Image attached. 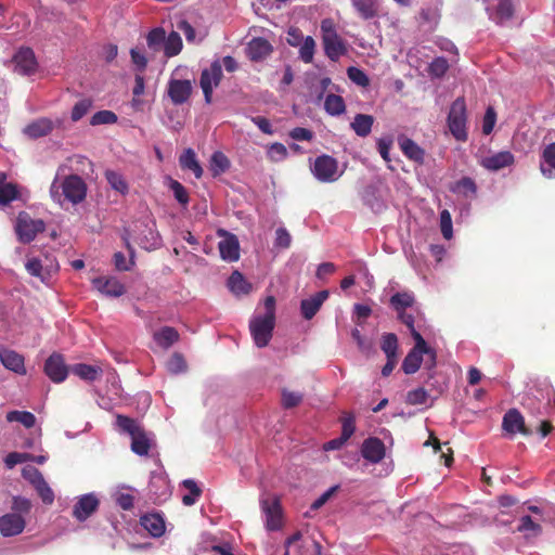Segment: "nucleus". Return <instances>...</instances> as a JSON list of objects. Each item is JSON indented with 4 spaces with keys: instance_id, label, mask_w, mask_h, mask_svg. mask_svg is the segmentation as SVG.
I'll list each match as a JSON object with an SVG mask.
<instances>
[{
    "instance_id": "44",
    "label": "nucleus",
    "mask_w": 555,
    "mask_h": 555,
    "mask_svg": "<svg viewBox=\"0 0 555 555\" xmlns=\"http://www.w3.org/2000/svg\"><path fill=\"white\" fill-rule=\"evenodd\" d=\"M126 246L129 250L130 258L127 260L125 255L120 251L115 253L114 255V264L115 268L119 271H129L134 266V250L130 246L128 240H126Z\"/></svg>"
},
{
    "instance_id": "2",
    "label": "nucleus",
    "mask_w": 555,
    "mask_h": 555,
    "mask_svg": "<svg viewBox=\"0 0 555 555\" xmlns=\"http://www.w3.org/2000/svg\"><path fill=\"white\" fill-rule=\"evenodd\" d=\"M275 324V299L268 296L263 302V312H256L249 322V330L258 348L266 347L271 337Z\"/></svg>"
},
{
    "instance_id": "46",
    "label": "nucleus",
    "mask_w": 555,
    "mask_h": 555,
    "mask_svg": "<svg viewBox=\"0 0 555 555\" xmlns=\"http://www.w3.org/2000/svg\"><path fill=\"white\" fill-rule=\"evenodd\" d=\"M93 102L89 98H82L72 108L70 119L74 122L79 121L82 117H85L91 109Z\"/></svg>"
},
{
    "instance_id": "15",
    "label": "nucleus",
    "mask_w": 555,
    "mask_h": 555,
    "mask_svg": "<svg viewBox=\"0 0 555 555\" xmlns=\"http://www.w3.org/2000/svg\"><path fill=\"white\" fill-rule=\"evenodd\" d=\"M26 527V520L18 513H7L0 516V533L4 538L21 534Z\"/></svg>"
},
{
    "instance_id": "63",
    "label": "nucleus",
    "mask_w": 555,
    "mask_h": 555,
    "mask_svg": "<svg viewBox=\"0 0 555 555\" xmlns=\"http://www.w3.org/2000/svg\"><path fill=\"white\" fill-rule=\"evenodd\" d=\"M392 146V139L390 137L380 138L377 140V150L382 158L386 162H390V150Z\"/></svg>"
},
{
    "instance_id": "36",
    "label": "nucleus",
    "mask_w": 555,
    "mask_h": 555,
    "mask_svg": "<svg viewBox=\"0 0 555 555\" xmlns=\"http://www.w3.org/2000/svg\"><path fill=\"white\" fill-rule=\"evenodd\" d=\"M230 168L229 158L220 151L214 152L210 157L209 169L214 177L220 176Z\"/></svg>"
},
{
    "instance_id": "58",
    "label": "nucleus",
    "mask_w": 555,
    "mask_h": 555,
    "mask_svg": "<svg viewBox=\"0 0 555 555\" xmlns=\"http://www.w3.org/2000/svg\"><path fill=\"white\" fill-rule=\"evenodd\" d=\"M287 154L285 145L279 142L272 143L267 150V155L272 162H281L287 157Z\"/></svg>"
},
{
    "instance_id": "41",
    "label": "nucleus",
    "mask_w": 555,
    "mask_h": 555,
    "mask_svg": "<svg viewBox=\"0 0 555 555\" xmlns=\"http://www.w3.org/2000/svg\"><path fill=\"white\" fill-rule=\"evenodd\" d=\"M315 47H317L315 40L311 36L305 37V39L298 46L299 59L306 64L312 63L314 52H315Z\"/></svg>"
},
{
    "instance_id": "9",
    "label": "nucleus",
    "mask_w": 555,
    "mask_h": 555,
    "mask_svg": "<svg viewBox=\"0 0 555 555\" xmlns=\"http://www.w3.org/2000/svg\"><path fill=\"white\" fill-rule=\"evenodd\" d=\"M27 272L38 278L42 283L48 284L51 278L57 273L59 263L54 258L44 256L42 258L33 257L25 263Z\"/></svg>"
},
{
    "instance_id": "56",
    "label": "nucleus",
    "mask_w": 555,
    "mask_h": 555,
    "mask_svg": "<svg viewBox=\"0 0 555 555\" xmlns=\"http://www.w3.org/2000/svg\"><path fill=\"white\" fill-rule=\"evenodd\" d=\"M34 488L44 504L51 505L54 502V492L46 479L37 483Z\"/></svg>"
},
{
    "instance_id": "59",
    "label": "nucleus",
    "mask_w": 555,
    "mask_h": 555,
    "mask_svg": "<svg viewBox=\"0 0 555 555\" xmlns=\"http://www.w3.org/2000/svg\"><path fill=\"white\" fill-rule=\"evenodd\" d=\"M427 399L428 393L422 387L413 389L409 391L406 395V402L412 405L425 404L427 402Z\"/></svg>"
},
{
    "instance_id": "29",
    "label": "nucleus",
    "mask_w": 555,
    "mask_h": 555,
    "mask_svg": "<svg viewBox=\"0 0 555 555\" xmlns=\"http://www.w3.org/2000/svg\"><path fill=\"white\" fill-rule=\"evenodd\" d=\"M540 169L544 177L555 179V142L544 147Z\"/></svg>"
},
{
    "instance_id": "37",
    "label": "nucleus",
    "mask_w": 555,
    "mask_h": 555,
    "mask_svg": "<svg viewBox=\"0 0 555 555\" xmlns=\"http://www.w3.org/2000/svg\"><path fill=\"white\" fill-rule=\"evenodd\" d=\"M182 47L183 43L179 33L171 31L166 37L164 53L167 57L176 56L181 52Z\"/></svg>"
},
{
    "instance_id": "25",
    "label": "nucleus",
    "mask_w": 555,
    "mask_h": 555,
    "mask_svg": "<svg viewBox=\"0 0 555 555\" xmlns=\"http://www.w3.org/2000/svg\"><path fill=\"white\" fill-rule=\"evenodd\" d=\"M513 163L514 155L508 151H501L481 159V166L491 171H498L511 166Z\"/></svg>"
},
{
    "instance_id": "13",
    "label": "nucleus",
    "mask_w": 555,
    "mask_h": 555,
    "mask_svg": "<svg viewBox=\"0 0 555 555\" xmlns=\"http://www.w3.org/2000/svg\"><path fill=\"white\" fill-rule=\"evenodd\" d=\"M149 493L156 503L165 502L171 495V486L163 473H153L149 483Z\"/></svg>"
},
{
    "instance_id": "33",
    "label": "nucleus",
    "mask_w": 555,
    "mask_h": 555,
    "mask_svg": "<svg viewBox=\"0 0 555 555\" xmlns=\"http://www.w3.org/2000/svg\"><path fill=\"white\" fill-rule=\"evenodd\" d=\"M154 340L155 343L164 348L168 349L170 348L176 341L179 339V333L177 330L170 326H165L160 328L159 331L154 333Z\"/></svg>"
},
{
    "instance_id": "3",
    "label": "nucleus",
    "mask_w": 555,
    "mask_h": 555,
    "mask_svg": "<svg viewBox=\"0 0 555 555\" xmlns=\"http://www.w3.org/2000/svg\"><path fill=\"white\" fill-rule=\"evenodd\" d=\"M116 425L120 431L131 437V451L133 453L140 456L149 454L153 446V437L147 434L137 421L124 415H117Z\"/></svg>"
},
{
    "instance_id": "5",
    "label": "nucleus",
    "mask_w": 555,
    "mask_h": 555,
    "mask_svg": "<svg viewBox=\"0 0 555 555\" xmlns=\"http://www.w3.org/2000/svg\"><path fill=\"white\" fill-rule=\"evenodd\" d=\"M414 347L405 356L402 362V370L405 374H414L421 367L423 356H427L426 363L429 367L436 365V351L428 347L425 339L418 332L413 333Z\"/></svg>"
},
{
    "instance_id": "11",
    "label": "nucleus",
    "mask_w": 555,
    "mask_h": 555,
    "mask_svg": "<svg viewBox=\"0 0 555 555\" xmlns=\"http://www.w3.org/2000/svg\"><path fill=\"white\" fill-rule=\"evenodd\" d=\"M261 509L266 518V528L275 531L282 527V509L276 496H262L260 500Z\"/></svg>"
},
{
    "instance_id": "19",
    "label": "nucleus",
    "mask_w": 555,
    "mask_h": 555,
    "mask_svg": "<svg viewBox=\"0 0 555 555\" xmlns=\"http://www.w3.org/2000/svg\"><path fill=\"white\" fill-rule=\"evenodd\" d=\"M61 125V120H53L48 117L38 118L31 122H29L23 130V132L31 139H38L44 135H48L52 132L55 126Z\"/></svg>"
},
{
    "instance_id": "34",
    "label": "nucleus",
    "mask_w": 555,
    "mask_h": 555,
    "mask_svg": "<svg viewBox=\"0 0 555 555\" xmlns=\"http://www.w3.org/2000/svg\"><path fill=\"white\" fill-rule=\"evenodd\" d=\"M373 122V116L366 114H357L353 118V121L351 122V128L359 137L364 138L371 133Z\"/></svg>"
},
{
    "instance_id": "14",
    "label": "nucleus",
    "mask_w": 555,
    "mask_h": 555,
    "mask_svg": "<svg viewBox=\"0 0 555 555\" xmlns=\"http://www.w3.org/2000/svg\"><path fill=\"white\" fill-rule=\"evenodd\" d=\"M44 373L54 383H62L68 375V367L60 353H52L44 363Z\"/></svg>"
},
{
    "instance_id": "7",
    "label": "nucleus",
    "mask_w": 555,
    "mask_h": 555,
    "mask_svg": "<svg viewBox=\"0 0 555 555\" xmlns=\"http://www.w3.org/2000/svg\"><path fill=\"white\" fill-rule=\"evenodd\" d=\"M466 121L467 116L465 101L463 98H457L452 103L448 115L449 130L457 141L467 140Z\"/></svg>"
},
{
    "instance_id": "27",
    "label": "nucleus",
    "mask_w": 555,
    "mask_h": 555,
    "mask_svg": "<svg viewBox=\"0 0 555 555\" xmlns=\"http://www.w3.org/2000/svg\"><path fill=\"white\" fill-rule=\"evenodd\" d=\"M142 527L154 538H159L165 532L164 518L156 513L143 515L140 519Z\"/></svg>"
},
{
    "instance_id": "23",
    "label": "nucleus",
    "mask_w": 555,
    "mask_h": 555,
    "mask_svg": "<svg viewBox=\"0 0 555 555\" xmlns=\"http://www.w3.org/2000/svg\"><path fill=\"white\" fill-rule=\"evenodd\" d=\"M361 454L370 463H379L385 457V444L378 438H367L362 443Z\"/></svg>"
},
{
    "instance_id": "51",
    "label": "nucleus",
    "mask_w": 555,
    "mask_h": 555,
    "mask_svg": "<svg viewBox=\"0 0 555 555\" xmlns=\"http://www.w3.org/2000/svg\"><path fill=\"white\" fill-rule=\"evenodd\" d=\"M117 115L107 109L99 111L92 115L90 119V125L99 126V125H113L117 121Z\"/></svg>"
},
{
    "instance_id": "18",
    "label": "nucleus",
    "mask_w": 555,
    "mask_h": 555,
    "mask_svg": "<svg viewBox=\"0 0 555 555\" xmlns=\"http://www.w3.org/2000/svg\"><path fill=\"white\" fill-rule=\"evenodd\" d=\"M94 288L108 297H120L125 294L124 284L115 276H100L92 280Z\"/></svg>"
},
{
    "instance_id": "61",
    "label": "nucleus",
    "mask_w": 555,
    "mask_h": 555,
    "mask_svg": "<svg viewBox=\"0 0 555 555\" xmlns=\"http://www.w3.org/2000/svg\"><path fill=\"white\" fill-rule=\"evenodd\" d=\"M22 475L33 487L44 479L40 470L34 466L24 467Z\"/></svg>"
},
{
    "instance_id": "35",
    "label": "nucleus",
    "mask_w": 555,
    "mask_h": 555,
    "mask_svg": "<svg viewBox=\"0 0 555 555\" xmlns=\"http://www.w3.org/2000/svg\"><path fill=\"white\" fill-rule=\"evenodd\" d=\"M358 14L364 20H371L377 15V5L374 0H350Z\"/></svg>"
},
{
    "instance_id": "1",
    "label": "nucleus",
    "mask_w": 555,
    "mask_h": 555,
    "mask_svg": "<svg viewBox=\"0 0 555 555\" xmlns=\"http://www.w3.org/2000/svg\"><path fill=\"white\" fill-rule=\"evenodd\" d=\"M64 166L57 168L50 186V196L61 207L65 204L78 205L87 197V183L78 175H64Z\"/></svg>"
},
{
    "instance_id": "52",
    "label": "nucleus",
    "mask_w": 555,
    "mask_h": 555,
    "mask_svg": "<svg viewBox=\"0 0 555 555\" xmlns=\"http://www.w3.org/2000/svg\"><path fill=\"white\" fill-rule=\"evenodd\" d=\"M382 349L387 358H397L398 339L395 334H386L383 336Z\"/></svg>"
},
{
    "instance_id": "43",
    "label": "nucleus",
    "mask_w": 555,
    "mask_h": 555,
    "mask_svg": "<svg viewBox=\"0 0 555 555\" xmlns=\"http://www.w3.org/2000/svg\"><path fill=\"white\" fill-rule=\"evenodd\" d=\"M517 530L522 532L526 538H533L540 534L541 526L534 522L530 516L526 515L519 519Z\"/></svg>"
},
{
    "instance_id": "62",
    "label": "nucleus",
    "mask_w": 555,
    "mask_h": 555,
    "mask_svg": "<svg viewBox=\"0 0 555 555\" xmlns=\"http://www.w3.org/2000/svg\"><path fill=\"white\" fill-rule=\"evenodd\" d=\"M448 62L444 57H436L429 65V73L435 77H441L448 70Z\"/></svg>"
},
{
    "instance_id": "42",
    "label": "nucleus",
    "mask_w": 555,
    "mask_h": 555,
    "mask_svg": "<svg viewBox=\"0 0 555 555\" xmlns=\"http://www.w3.org/2000/svg\"><path fill=\"white\" fill-rule=\"evenodd\" d=\"M166 37L167 35L164 28H153L146 36L149 48L155 52L160 50V48L164 49Z\"/></svg>"
},
{
    "instance_id": "38",
    "label": "nucleus",
    "mask_w": 555,
    "mask_h": 555,
    "mask_svg": "<svg viewBox=\"0 0 555 555\" xmlns=\"http://www.w3.org/2000/svg\"><path fill=\"white\" fill-rule=\"evenodd\" d=\"M105 178L113 190L122 195L128 193L129 185L121 173L115 170H106Z\"/></svg>"
},
{
    "instance_id": "28",
    "label": "nucleus",
    "mask_w": 555,
    "mask_h": 555,
    "mask_svg": "<svg viewBox=\"0 0 555 555\" xmlns=\"http://www.w3.org/2000/svg\"><path fill=\"white\" fill-rule=\"evenodd\" d=\"M271 51L272 47L264 38H254L247 46V54L253 61L264 59Z\"/></svg>"
},
{
    "instance_id": "60",
    "label": "nucleus",
    "mask_w": 555,
    "mask_h": 555,
    "mask_svg": "<svg viewBox=\"0 0 555 555\" xmlns=\"http://www.w3.org/2000/svg\"><path fill=\"white\" fill-rule=\"evenodd\" d=\"M302 400V393L297 391H289L284 389L282 391V404L284 408L289 409L298 405Z\"/></svg>"
},
{
    "instance_id": "10",
    "label": "nucleus",
    "mask_w": 555,
    "mask_h": 555,
    "mask_svg": "<svg viewBox=\"0 0 555 555\" xmlns=\"http://www.w3.org/2000/svg\"><path fill=\"white\" fill-rule=\"evenodd\" d=\"M222 78L221 62L214 61L208 68H205L201 74L199 85L203 90L205 102H211L212 91L217 88Z\"/></svg>"
},
{
    "instance_id": "39",
    "label": "nucleus",
    "mask_w": 555,
    "mask_h": 555,
    "mask_svg": "<svg viewBox=\"0 0 555 555\" xmlns=\"http://www.w3.org/2000/svg\"><path fill=\"white\" fill-rule=\"evenodd\" d=\"M324 109L332 116H339L346 111L345 101L336 94H328L324 100Z\"/></svg>"
},
{
    "instance_id": "4",
    "label": "nucleus",
    "mask_w": 555,
    "mask_h": 555,
    "mask_svg": "<svg viewBox=\"0 0 555 555\" xmlns=\"http://www.w3.org/2000/svg\"><path fill=\"white\" fill-rule=\"evenodd\" d=\"M321 39L325 55L333 62H337L348 52L346 41L338 35L333 20L325 18L321 22Z\"/></svg>"
},
{
    "instance_id": "6",
    "label": "nucleus",
    "mask_w": 555,
    "mask_h": 555,
    "mask_svg": "<svg viewBox=\"0 0 555 555\" xmlns=\"http://www.w3.org/2000/svg\"><path fill=\"white\" fill-rule=\"evenodd\" d=\"M14 229L18 241L28 244L44 231L46 223L42 219L33 218L28 212L22 211L16 218Z\"/></svg>"
},
{
    "instance_id": "21",
    "label": "nucleus",
    "mask_w": 555,
    "mask_h": 555,
    "mask_svg": "<svg viewBox=\"0 0 555 555\" xmlns=\"http://www.w3.org/2000/svg\"><path fill=\"white\" fill-rule=\"evenodd\" d=\"M0 361L7 370L18 375H25L27 373L24 357L15 350L0 346Z\"/></svg>"
},
{
    "instance_id": "22",
    "label": "nucleus",
    "mask_w": 555,
    "mask_h": 555,
    "mask_svg": "<svg viewBox=\"0 0 555 555\" xmlns=\"http://www.w3.org/2000/svg\"><path fill=\"white\" fill-rule=\"evenodd\" d=\"M398 145L403 155L417 164H423L425 160V151L415 141L404 134L397 138Z\"/></svg>"
},
{
    "instance_id": "40",
    "label": "nucleus",
    "mask_w": 555,
    "mask_h": 555,
    "mask_svg": "<svg viewBox=\"0 0 555 555\" xmlns=\"http://www.w3.org/2000/svg\"><path fill=\"white\" fill-rule=\"evenodd\" d=\"M5 173H0V205H7L17 198L18 192L14 184L4 183Z\"/></svg>"
},
{
    "instance_id": "24",
    "label": "nucleus",
    "mask_w": 555,
    "mask_h": 555,
    "mask_svg": "<svg viewBox=\"0 0 555 555\" xmlns=\"http://www.w3.org/2000/svg\"><path fill=\"white\" fill-rule=\"evenodd\" d=\"M328 291H321L313 296L301 300L300 311L306 320H311L320 310L323 302L328 298Z\"/></svg>"
},
{
    "instance_id": "20",
    "label": "nucleus",
    "mask_w": 555,
    "mask_h": 555,
    "mask_svg": "<svg viewBox=\"0 0 555 555\" xmlns=\"http://www.w3.org/2000/svg\"><path fill=\"white\" fill-rule=\"evenodd\" d=\"M192 92V83L190 80L170 79L168 82V96L176 105L185 103Z\"/></svg>"
},
{
    "instance_id": "31",
    "label": "nucleus",
    "mask_w": 555,
    "mask_h": 555,
    "mask_svg": "<svg viewBox=\"0 0 555 555\" xmlns=\"http://www.w3.org/2000/svg\"><path fill=\"white\" fill-rule=\"evenodd\" d=\"M72 372L83 380L93 382L101 377L103 370L99 365L78 363L72 367Z\"/></svg>"
},
{
    "instance_id": "16",
    "label": "nucleus",
    "mask_w": 555,
    "mask_h": 555,
    "mask_svg": "<svg viewBox=\"0 0 555 555\" xmlns=\"http://www.w3.org/2000/svg\"><path fill=\"white\" fill-rule=\"evenodd\" d=\"M99 507V499L94 493H87L77 498L73 507V516L78 521L87 520Z\"/></svg>"
},
{
    "instance_id": "53",
    "label": "nucleus",
    "mask_w": 555,
    "mask_h": 555,
    "mask_svg": "<svg viewBox=\"0 0 555 555\" xmlns=\"http://www.w3.org/2000/svg\"><path fill=\"white\" fill-rule=\"evenodd\" d=\"M169 188L177 202L183 207H186L189 204V194L185 188L177 180H170Z\"/></svg>"
},
{
    "instance_id": "32",
    "label": "nucleus",
    "mask_w": 555,
    "mask_h": 555,
    "mask_svg": "<svg viewBox=\"0 0 555 555\" xmlns=\"http://www.w3.org/2000/svg\"><path fill=\"white\" fill-rule=\"evenodd\" d=\"M180 166L183 169L191 170L195 178L199 179L203 176V168L199 165L196 154L192 149H186L179 158Z\"/></svg>"
},
{
    "instance_id": "17",
    "label": "nucleus",
    "mask_w": 555,
    "mask_h": 555,
    "mask_svg": "<svg viewBox=\"0 0 555 555\" xmlns=\"http://www.w3.org/2000/svg\"><path fill=\"white\" fill-rule=\"evenodd\" d=\"M15 72L29 76L37 72L38 63L30 48H22L14 55Z\"/></svg>"
},
{
    "instance_id": "57",
    "label": "nucleus",
    "mask_w": 555,
    "mask_h": 555,
    "mask_svg": "<svg viewBox=\"0 0 555 555\" xmlns=\"http://www.w3.org/2000/svg\"><path fill=\"white\" fill-rule=\"evenodd\" d=\"M440 229L442 236L446 240H451L453 237L452 218L451 214L447 209H443L440 212Z\"/></svg>"
},
{
    "instance_id": "55",
    "label": "nucleus",
    "mask_w": 555,
    "mask_h": 555,
    "mask_svg": "<svg viewBox=\"0 0 555 555\" xmlns=\"http://www.w3.org/2000/svg\"><path fill=\"white\" fill-rule=\"evenodd\" d=\"M348 78L360 87H367L370 85V79L367 75L360 68L350 66L347 69Z\"/></svg>"
},
{
    "instance_id": "8",
    "label": "nucleus",
    "mask_w": 555,
    "mask_h": 555,
    "mask_svg": "<svg viewBox=\"0 0 555 555\" xmlns=\"http://www.w3.org/2000/svg\"><path fill=\"white\" fill-rule=\"evenodd\" d=\"M313 177L322 183H332L337 181L343 170L339 169L338 162L330 155L318 156L311 165Z\"/></svg>"
},
{
    "instance_id": "12",
    "label": "nucleus",
    "mask_w": 555,
    "mask_h": 555,
    "mask_svg": "<svg viewBox=\"0 0 555 555\" xmlns=\"http://www.w3.org/2000/svg\"><path fill=\"white\" fill-rule=\"evenodd\" d=\"M217 235L222 237L218 243L221 259L228 262L237 261L240 259V243L237 237L223 229H219Z\"/></svg>"
},
{
    "instance_id": "45",
    "label": "nucleus",
    "mask_w": 555,
    "mask_h": 555,
    "mask_svg": "<svg viewBox=\"0 0 555 555\" xmlns=\"http://www.w3.org/2000/svg\"><path fill=\"white\" fill-rule=\"evenodd\" d=\"M182 485L189 491L182 496V502L185 506H192L201 496L202 490L193 479H185Z\"/></svg>"
},
{
    "instance_id": "50",
    "label": "nucleus",
    "mask_w": 555,
    "mask_h": 555,
    "mask_svg": "<svg viewBox=\"0 0 555 555\" xmlns=\"http://www.w3.org/2000/svg\"><path fill=\"white\" fill-rule=\"evenodd\" d=\"M390 302L393 308L400 312L413 305L414 296L408 292L397 293L391 297Z\"/></svg>"
},
{
    "instance_id": "30",
    "label": "nucleus",
    "mask_w": 555,
    "mask_h": 555,
    "mask_svg": "<svg viewBox=\"0 0 555 555\" xmlns=\"http://www.w3.org/2000/svg\"><path fill=\"white\" fill-rule=\"evenodd\" d=\"M227 285L230 292L236 296L247 295L251 289V285L238 271L232 272V274L228 279Z\"/></svg>"
},
{
    "instance_id": "64",
    "label": "nucleus",
    "mask_w": 555,
    "mask_h": 555,
    "mask_svg": "<svg viewBox=\"0 0 555 555\" xmlns=\"http://www.w3.org/2000/svg\"><path fill=\"white\" fill-rule=\"evenodd\" d=\"M496 15L500 22L509 20L513 15V3L511 0H501L496 7Z\"/></svg>"
},
{
    "instance_id": "48",
    "label": "nucleus",
    "mask_w": 555,
    "mask_h": 555,
    "mask_svg": "<svg viewBox=\"0 0 555 555\" xmlns=\"http://www.w3.org/2000/svg\"><path fill=\"white\" fill-rule=\"evenodd\" d=\"M452 191L466 197H474L477 192V186L473 179L465 177L455 183Z\"/></svg>"
},
{
    "instance_id": "49",
    "label": "nucleus",
    "mask_w": 555,
    "mask_h": 555,
    "mask_svg": "<svg viewBox=\"0 0 555 555\" xmlns=\"http://www.w3.org/2000/svg\"><path fill=\"white\" fill-rule=\"evenodd\" d=\"M524 406L529 410L533 415H544L550 409V399L547 402H535V397L527 396L524 399Z\"/></svg>"
},
{
    "instance_id": "26",
    "label": "nucleus",
    "mask_w": 555,
    "mask_h": 555,
    "mask_svg": "<svg viewBox=\"0 0 555 555\" xmlns=\"http://www.w3.org/2000/svg\"><path fill=\"white\" fill-rule=\"evenodd\" d=\"M503 429L509 434H527L524 417L516 409L507 411L502 422Z\"/></svg>"
},
{
    "instance_id": "54",
    "label": "nucleus",
    "mask_w": 555,
    "mask_h": 555,
    "mask_svg": "<svg viewBox=\"0 0 555 555\" xmlns=\"http://www.w3.org/2000/svg\"><path fill=\"white\" fill-rule=\"evenodd\" d=\"M166 367L171 374H180L186 371V363L180 353H173L167 361Z\"/></svg>"
},
{
    "instance_id": "47",
    "label": "nucleus",
    "mask_w": 555,
    "mask_h": 555,
    "mask_svg": "<svg viewBox=\"0 0 555 555\" xmlns=\"http://www.w3.org/2000/svg\"><path fill=\"white\" fill-rule=\"evenodd\" d=\"M7 421L10 423L18 422L26 428H31L36 424L35 415L27 411H11L7 414Z\"/></svg>"
}]
</instances>
